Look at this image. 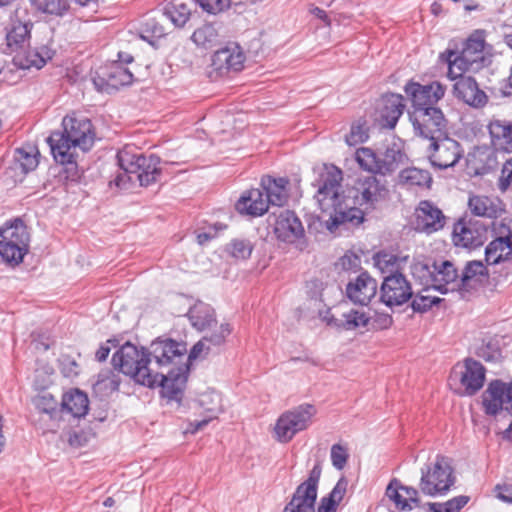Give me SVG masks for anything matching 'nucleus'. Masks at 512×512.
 Returning a JSON list of instances; mask_svg holds the SVG:
<instances>
[{"instance_id": "4c0bfd02", "label": "nucleus", "mask_w": 512, "mask_h": 512, "mask_svg": "<svg viewBox=\"0 0 512 512\" xmlns=\"http://www.w3.org/2000/svg\"><path fill=\"white\" fill-rule=\"evenodd\" d=\"M405 158L404 152L397 144L388 146L384 153L379 156L380 174L385 175L395 171Z\"/></svg>"}, {"instance_id": "6e6d98bb", "label": "nucleus", "mask_w": 512, "mask_h": 512, "mask_svg": "<svg viewBox=\"0 0 512 512\" xmlns=\"http://www.w3.org/2000/svg\"><path fill=\"white\" fill-rule=\"evenodd\" d=\"M374 261H375V265L382 272L389 271L391 274V273H394L395 272L394 269L397 268L398 258H397V256H395L391 253L381 252V253L376 254V256L374 257Z\"/></svg>"}, {"instance_id": "69168bd1", "label": "nucleus", "mask_w": 512, "mask_h": 512, "mask_svg": "<svg viewBox=\"0 0 512 512\" xmlns=\"http://www.w3.org/2000/svg\"><path fill=\"white\" fill-rule=\"evenodd\" d=\"M122 171V173L115 177L112 183H114L118 188L124 189L127 188L128 183L135 181V176L134 173H128L125 170Z\"/></svg>"}, {"instance_id": "13d9d810", "label": "nucleus", "mask_w": 512, "mask_h": 512, "mask_svg": "<svg viewBox=\"0 0 512 512\" xmlns=\"http://www.w3.org/2000/svg\"><path fill=\"white\" fill-rule=\"evenodd\" d=\"M61 373L67 378H73L79 374V365L70 357H63L60 361Z\"/></svg>"}, {"instance_id": "c756f323", "label": "nucleus", "mask_w": 512, "mask_h": 512, "mask_svg": "<svg viewBox=\"0 0 512 512\" xmlns=\"http://www.w3.org/2000/svg\"><path fill=\"white\" fill-rule=\"evenodd\" d=\"M33 23L15 21L6 33V47L3 48L5 54L19 53L24 49L26 43L30 39Z\"/></svg>"}, {"instance_id": "f704fd0d", "label": "nucleus", "mask_w": 512, "mask_h": 512, "mask_svg": "<svg viewBox=\"0 0 512 512\" xmlns=\"http://www.w3.org/2000/svg\"><path fill=\"white\" fill-rule=\"evenodd\" d=\"M89 409V399L86 393L73 389L63 395L61 411L70 413L75 418L84 417Z\"/></svg>"}, {"instance_id": "393cba45", "label": "nucleus", "mask_w": 512, "mask_h": 512, "mask_svg": "<svg viewBox=\"0 0 512 512\" xmlns=\"http://www.w3.org/2000/svg\"><path fill=\"white\" fill-rule=\"evenodd\" d=\"M235 209L242 215L259 217L268 211L264 192L259 188L244 191L235 203Z\"/></svg>"}, {"instance_id": "8fccbe9b", "label": "nucleus", "mask_w": 512, "mask_h": 512, "mask_svg": "<svg viewBox=\"0 0 512 512\" xmlns=\"http://www.w3.org/2000/svg\"><path fill=\"white\" fill-rule=\"evenodd\" d=\"M344 321L341 326L346 330H353L360 327H366L369 324L370 317L365 313L358 310H350L343 314Z\"/></svg>"}, {"instance_id": "2eb2a0df", "label": "nucleus", "mask_w": 512, "mask_h": 512, "mask_svg": "<svg viewBox=\"0 0 512 512\" xmlns=\"http://www.w3.org/2000/svg\"><path fill=\"white\" fill-rule=\"evenodd\" d=\"M273 233L276 239L286 244L305 243V229L294 211L283 210L274 216Z\"/></svg>"}, {"instance_id": "c9c22d12", "label": "nucleus", "mask_w": 512, "mask_h": 512, "mask_svg": "<svg viewBox=\"0 0 512 512\" xmlns=\"http://www.w3.org/2000/svg\"><path fill=\"white\" fill-rule=\"evenodd\" d=\"M348 486V480L342 476L331 492L324 496L318 506V512H336L337 506L343 500Z\"/></svg>"}, {"instance_id": "de8ad7c7", "label": "nucleus", "mask_w": 512, "mask_h": 512, "mask_svg": "<svg viewBox=\"0 0 512 512\" xmlns=\"http://www.w3.org/2000/svg\"><path fill=\"white\" fill-rule=\"evenodd\" d=\"M232 328L229 323H222L215 330L203 336L204 341L208 344L207 350L211 347H218L225 343L226 338L231 334Z\"/></svg>"}, {"instance_id": "ddd939ff", "label": "nucleus", "mask_w": 512, "mask_h": 512, "mask_svg": "<svg viewBox=\"0 0 512 512\" xmlns=\"http://www.w3.org/2000/svg\"><path fill=\"white\" fill-rule=\"evenodd\" d=\"M413 295L411 283L402 273L396 271L383 277L380 287V301L387 307L402 306Z\"/></svg>"}, {"instance_id": "680f3d73", "label": "nucleus", "mask_w": 512, "mask_h": 512, "mask_svg": "<svg viewBox=\"0 0 512 512\" xmlns=\"http://www.w3.org/2000/svg\"><path fill=\"white\" fill-rule=\"evenodd\" d=\"M360 262V258L354 253H346L339 260V264L343 270L356 269L360 265Z\"/></svg>"}, {"instance_id": "aec40b11", "label": "nucleus", "mask_w": 512, "mask_h": 512, "mask_svg": "<svg viewBox=\"0 0 512 512\" xmlns=\"http://www.w3.org/2000/svg\"><path fill=\"white\" fill-rule=\"evenodd\" d=\"M487 238V226L479 221L460 219L452 233L455 246L463 248H476L481 246Z\"/></svg>"}, {"instance_id": "f3484780", "label": "nucleus", "mask_w": 512, "mask_h": 512, "mask_svg": "<svg viewBox=\"0 0 512 512\" xmlns=\"http://www.w3.org/2000/svg\"><path fill=\"white\" fill-rule=\"evenodd\" d=\"M482 404L487 415L495 416L503 409L512 415V382L491 381L482 394Z\"/></svg>"}, {"instance_id": "72a5a7b5", "label": "nucleus", "mask_w": 512, "mask_h": 512, "mask_svg": "<svg viewBox=\"0 0 512 512\" xmlns=\"http://www.w3.org/2000/svg\"><path fill=\"white\" fill-rule=\"evenodd\" d=\"M195 6V0H169L163 8V14L176 27H183L190 19Z\"/></svg>"}, {"instance_id": "0eeeda50", "label": "nucleus", "mask_w": 512, "mask_h": 512, "mask_svg": "<svg viewBox=\"0 0 512 512\" xmlns=\"http://www.w3.org/2000/svg\"><path fill=\"white\" fill-rule=\"evenodd\" d=\"M117 161L120 169L134 173L135 180L143 187L156 183L161 176V160L154 154H137L125 147L117 153Z\"/></svg>"}, {"instance_id": "a878e982", "label": "nucleus", "mask_w": 512, "mask_h": 512, "mask_svg": "<svg viewBox=\"0 0 512 512\" xmlns=\"http://www.w3.org/2000/svg\"><path fill=\"white\" fill-rule=\"evenodd\" d=\"M288 184V179L283 177L265 176L261 179V190L264 192L268 207L270 205L278 207L285 205L288 200Z\"/></svg>"}, {"instance_id": "4be33fe9", "label": "nucleus", "mask_w": 512, "mask_h": 512, "mask_svg": "<svg viewBox=\"0 0 512 512\" xmlns=\"http://www.w3.org/2000/svg\"><path fill=\"white\" fill-rule=\"evenodd\" d=\"M454 373H459L460 384L467 396L475 395L482 389L486 378V369L483 364L472 358H467L462 365H457Z\"/></svg>"}, {"instance_id": "a18cd8bd", "label": "nucleus", "mask_w": 512, "mask_h": 512, "mask_svg": "<svg viewBox=\"0 0 512 512\" xmlns=\"http://www.w3.org/2000/svg\"><path fill=\"white\" fill-rule=\"evenodd\" d=\"M253 245L247 239H233L226 246V252L236 260H246L250 258Z\"/></svg>"}, {"instance_id": "6ab92c4d", "label": "nucleus", "mask_w": 512, "mask_h": 512, "mask_svg": "<svg viewBox=\"0 0 512 512\" xmlns=\"http://www.w3.org/2000/svg\"><path fill=\"white\" fill-rule=\"evenodd\" d=\"M495 239L485 248V261L488 265H496L512 259V229L505 223L494 227Z\"/></svg>"}, {"instance_id": "6e6552de", "label": "nucleus", "mask_w": 512, "mask_h": 512, "mask_svg": "<svg viewBox=\"0 0 512 512\" xmlns=\"http://www.w3.org/2000/svg\"><path fill=\"white\" fill-rule=\"evenodd\" d=\"M455 482L453 468L447 457L437 455L435 462L421 469L420 489L428 496L443 495Z\"/></svg>"}, {"instance_id": "37998d69", "label": "nucleus", "mask_w": 512, "mask_h": 512, "mask_svg": "<svg viewBox=\"0 0 512 512\" xmlns=\"http://www.w3.org/2000/svg\"><path fill=\"white\" fill-rule=\"evenodd\" d=\"M33 403L40 413L47 415L51 420H56L61 412L57 400L50 393L38 395L34 398Z\"/></svg>"}, {"instance_id": "cd10ccee", "label": "nucleus", "mask_w": 512, "mask_h": 512, "mask_svg": "<svg viewBox=\"0 0 512 512\" xmlns=\"http://www.w3.org/2000/svg\"><path fill=\"white\" fill-rule=\"evenodd\" d=\"M488 277V271L481 261H469L460 274V294L462 297L480 286Z\"/></svg>"}, {"instance_id": "4468645a", "label": "nucleus", "mask_w": 512, "mask_h": 512, "mask_svg": "<svg viewBox=\"0 0 512 512\" xmlns=\"http://www.w3.org/2000/svg\"><path fill=\"white\" fill-rule=\"evenodd\" d=\"M426 272L431 278L435 290L442 294L457 291L460 293V274L451 261L434 262L432 266L421 264L416 266Z\"/></svg>"}, {"instance_id": "49530a36", "label": "nucleus", "mask_w": 512, "mask_h": 512, "mask_svg": "<svg viewBox=\"0 0 512 512\" xmlns=\"http://www.w3.org/2000/svg\"><path fill=\"white\" fill-rule=\"evenodd\" d=\"M368 137L367 122L360 118L352 123L350 132L345 136V142L349 146H357L364 143Z\"/></svg>"}, {"instance_id": "c03bdc74", "label": "nucleus", "mask_w": 512, "mask_h": 512, "mask_svg": "<svg viewBox=\"0 0 512 512\" xmlns=\"http://www.w3.org/2000/svg\"><path fill=\"white\" fill-rule=\"evenodd\" d=\"M402 484L398 479H392L386 488L385 495L395 504L396 508L401 511H411L413 506L408 499L402 496Z\"/></svg>"}, {"instance_id": "bf43d9fd", "label": "nucleus", "mask_w": 512, "mask_h": 512, "mask_svg": "<svg viewBox=\"0 0 512 512\" xmlns=\"http://www.w3.org/2000/svg\"><path fill=\"white\" fill-rule=\"evenodd\" d=\"M142 32V38L149 43H152V41L148 39V35L146 34L151 33V36L154 38H160L165 34L164 28L155 21H147L144 24Z\"/></svg>"}, {"instance_id": "9d476101", "label": "nucleus", "mask_w": 512, "mask_h": 512, "mask_svg": "<svg viewBox=\"0 0 512 512\" xmlns=\"http://www.w3.org/2000/svg\"><path fill=\"white\" fill-rule=\"evenodd\" d=\"M415 135L427 142L447 132V120L440 108H420L409 111Z\"/></svg>"}, {"instance_id": "473e14b6", "label": "nucleus", "mask_w": 512, "mask_h": 512, "mask_svg": "<svg viewBox=\"0 0 512 512\" xmlns=\"http://www.w3.org/2000/svg\"><path fill=\"white\" fill-rule=\"evenodd\" d=\"M468 207L473 215L490 219L497 218L504 211L500 199L488 196H471Z\"/></svg>"}, {"instance_id": "5fc2aeb1", "label": "nucleus", "mask_w": 512, "mask_h": 512, "mask_svg": "<svg viewBox=\"0 0 512 512\" xmlns=\"http://www.w3.org/2000/svg\"><path fill=\"white\" fill-rule=\"evenodd\" d=\"M330 458L333 467L337 470H342L349 458L348 449L342 444H333L331 447Z\"/></svg>"}, {"instance_id": "79ce46f5", "label": "nucleus", "mask_w": 512, "mask_h": 512, "mask_svg": "<svg viewBox=\"0 0 512 512\" xmlns=\"http://www.w3.org/2000/svg\"><path fill=\"white\" fill-rule=\"evenodd\" d=\"M355 160L361 169L373 174H380L379 156L370 148L362 147L357 149Z\"/></svg>"}, {"instance_id": "58836bf2", "label": "nucleus", "mask_w": 512, "mask_h": 512, "mask_svg": "<svg viewBox=\"0 0 512 512\" xmlns=\"http://www.w3.org/2000/svg\"><path fill=\"white\" fill-rule=\"evenodd\" d=\"M219 33L216 27L207 23L197 28L191 35L192 42L201 48H211L218 42Z\"/></svg>"}, {"instance_id": "9b49d317", "label": "nucleus", "mask_w": 512, "mask_h": 512, "mask_svg": "<svg viewBox=\"0 0 512 512\" xmlns=\"http://www.w3.org/2000/svg\"><path fill=\"white\" fill-rule=\"evenodd\" d=\"M322 468L316 463L311 469L308 478L296 488L291 500L282 512H315L318 484Z\"/></svg>"}, {"instance_id": "338daca9", "label": "nucleus", "mask_w": 512, "mask_h": 512, "mask_svg": "<svg viewBox=\"0 0 512 512\" xmlns=\"http://www.w3.org/2000/svg\"><path fill=\"white\" fill-rule=\"evenodd\" d=\"M402 491L405 492V499H408L409 503L413 506V508L419 506V491L416 488L402 485Z\"/></svg>"}, {"instance_id": "0e129e2a", "label": "nucleus", "mask_w": 512, "mask_h": 512, "mask_svg": "<svg viewBox=\"0 0 512 512\" xmlns=\"http://www.w3.org/2000/svg\"><path fill=\"white\" fill-rule=\"evenodd\" d=\"M117 340L109 339L105 343H102L95 353V358L99 362L105 361L111 351V347H116Z\"/></svg>"}, {"instance_id": "603ef678", "label": "nucleus", "mask_w": 512, "mask_h": 512, "mask_svg": "<svg viewBox=\"0 0 512 512\" xmlns=\"http://www.w3.org/2000/svg\"><path fill=\"white\" fill-rule=\"evenodd\" d=\"M15 159L25 173L33 171L38 166L37 153L28 152L24 148L16 150Z\"/></svg>"}, {"instance_id": "5701e85b", "label": "nucleus", "mask_w": 512, "mask_h": 512, "mask_svg": "<svg viewBox=\"0 0 512 512\" xmlns=\"http://www.w3.org/2000/svg\"><path fill=\"white\" fill-rule=\"evenodd\" d=\"M454 80L453 94L456 98L472 107H482L486 104L487 96L473 77L461 74Z\"/></svg>"}, {"instance_id": "f8f14e48", "label": "nucleus", "mask_w": 512, "mask_h": 512, "mask_svg": "<svg viewBox=\"0 0 512 512\" xmlns=\"http://www.w3.org/2000/svg\"><path fill=\"white\" fill-rule=\"evenodd\" d=\"M426 152L432 166L443 170L455 166L463 151L460 144L448 136L447 131L441 137L429 141Z\"/></svg>"}, {"instance_id": "7ed1b4c3", "label": "nucleus", "mask_w": 512, "mask_h": 512, "mask_svg": "<svg viewBox=\"0 0 512 512\" xmlns=\"http://www.w3.org/2000/svg\"><path fill=\"white\" fill-rule=\"evenodd\" d=\"M62 127L63 131L52 132L47 142L56 162L76 168L71 150L79 147L83 151H88L93 146L95 137L93 125L87 117L72 113L63 118Z\"/></svg>"}, {"instance_id": "1a4fd4ad", "label": "nucleus", "mask_w": 512, "mask_h": 512, "mask_svg": "<svg viewBox=\"0 0 512 512\" xmlns=\"http://www.w3.org/2000/svg\"><path fill=\"white\" fill-rule=\"evenodd\" d=\"M316 409L311 404H301L291 410L282 413L274 426V438L279 443L290 442L296 434L306 430L311 424Z\"/></svg>"}, {"instance_id": "052dcab7", "label": "nucleus", "mask_w": 512, "mask_h": 512, "mask_svg": "<svg viewBox=\"0 0 512 512\" xmlns=\"http://www.w3.org/2000/svg\"><path fill=\"white\" fill-rule=\"evenodd\" d=\"M512 183V158L505 161L500 178V189L506 190L509 185Z\"/></svg>"}, {"instance_id": "bb28decb", "label": "nucleus", "mask_w": 512, "mask_h": 512, "mask_svg": "<svg viewBox=\"0 0 512 512\" xmlns=\"http://www.w3.org/2000/svg\"><path fill=\"white\" fill-rule=\"evenodd\" d=\"M54 51L47 45H41L26 52H19L13 57V64L19 69H41L53 58Z\"/></svg>"}, {"instance_id": "2f4dec72", "label": "nucleus", "mask_w": 512, "mask_h": 512, "mask_svg": "<svg viewBox=\"0 0 512 512\" xmlns=\"http://www.w3.org/2000/svg\"><path fill=\"white\" fill-rule=\"evenodd\" d=\"M187 317L192 325L198 331L210 330L217 325L214 309L202 301H197L187 312Z\"/></svg>"}, {"instance_id": "e2e57ef3", "label": "nucleus", "mask_w": 512, "mask_h": 512, "mask_svg": "<svg viewBox=\"0 0 512 512\" xmlns=\"http://www.w3.org/2000/svg\"><path fill=\"white\" fill-rule=\"evenodd\" d=\"M95 88L100 92L111 93L114 91L110 87L109 78L105 75V69L102 70L101 74L97 73V76L92 79Z\"/></svg>"}, {"instance_id": "e433bc0d", "label": "nucleus", "mask_w": 512, "mask_h": 512, "mask_svg": "<svg viewBox=\"0 0 512 512\" xmlns=\"http://www.w3.org/2000/svg\"><path fill=\"white\" fill-rule=\"evenodd\" d=\"M399 181L407 188L429 187L432 177L427 170L411 167L400 172Z\"/></svg>"}, {"instance_id": "423d86ee", "label": "nucleus", "mask_w": 512, "mask_h": 512, "mask_svg": "<svg viewBox=\"0 0 512 512\" xmlns=\"http://www.w3.org/2000/svg\"><path fill=\"white\" fill-rule=\"evenodd\" d=\"M30 234L20 219L0 227V261L15 267L23 262L29 251Z\"/></svg>"}, {"instance_id": "ea45409f", "label": "nucleus", "mask_w": 512, "mask_h": 512, "mask_svg": "<svg viewBox=\"0 0 512 512\" xmlns=\"http://www.w3.org/2000/svg\"><path fill=\"white\" fill-rule=\"evenodd\" d=\"M31 5L39 12L62 17L70 7L69 0H30Z\"/></svg>"}, {"instance_id": "f257e3e1", "label": "nucleus", "mask_w": 512, "mask_h": 512, "mask_svg": "<svg viewBox=\"0 0 512 512\" xmlns=\"http://www.w3.org/2000/svg\"><path fill=\"white\" fill-rule=\"evenodd\" d=\"M343 173L333 164L324 165L313 185L320 209L328 214L326 228L334 232L338 227H357L364 222L365 214L373 211L385 200L388 189L374 175L358 178L351 188L340 193Z\"/></svg>"}, {"instance_id": "4d7b16f0", "label": "nucleus", "mask_w": 512, "mask_h": 512, "mask_svg": "<svg viewBox=\"0 0 512 512\" xmlns=\"http://www.w3.org/2000/svg\"><path fill=\"white\" fill-rule=\"evenodd\" d=\"M204 11L217 14L230 7V0H195Z\"/></svg>"}, {"instance_id": "7c9ffc66", "label": "nucleus", "mask_w": 512, "mask_h": 512, "mask_svg": "<svg viewBox=\"0 0 512 512\" xmlns=\"http://www.w3.org/2000/svg\"><path fill=\"white\" fill-rule=\"evenodd\" d=\"M405 109L404 98L400 94H390L383 98L380 110V123L383 127L393 129Z\"/></svg>"}, {"instance_id": "f03ea898", "label": "nucleus", "mask_w": 512, "mask_h": 512, "mask_svg": "<svg viewBox=\"0 0 512 512\" xmlns=\"http://www.w3.org/2000/svg\"><path fill=\"white\" fill-rule=\"evenodd\" d=\"M154 374H158L156 387L163 397L180 400L189 374L186 363L187 346L170 338H158L148 347Z\"/></svg>"}, {"instance_id": "b1692460", "label": "nucleus", "mask_w": 512, "mask_h": 512, "mask_svg": "<svg viewBox=\"0 0 512 512\" xmlns=\"http://www.w3.org/2000/svg\"><path fill=\"white\" fill-rule=\"evenodd\" d=\"M377 282L367 272H362L354 281L346 286V295L350 301L358 305H367L376 295Z\"/></svg>"}, {"instance_id": "3c124183", "label": "nucleus", "mask_w": 512, "mask_h": 512, "mask_svg": "<svg viewBox=\"0 0 512 512\" xmlns=\"http://www.w3.org/2000/svg\"><path fill=\"white\" fill-rule=\"evenodd\" d=\"M411 299V308L413 312L421 314L429 311L434 305H438L442 301L439 297L424 295L422 293L416 294Z\"/></svg>"}, {"instance_id": "39448f33", "label": "nucleus", "mask_w": 512, "mask_h": 512, "mask_svg": "<svg viewBox=\"0 0 512 512\" xmlns=\"http://www.w3.org/2000/svg\"><path fill=\"white\" fill-rule=\"evenodd\" d=\"M484 40L469 37L460 51L447 48L439 56L448 65V77L456 79L466 71L478 69L484 61Z\"/></svg>"}, {"instance_id": "c85d7f7f", "label": "nucleus", "mask_w": 512, "mask_h": 512, "mask_svg": "<svg viewBox=\"0 0 512 512\" xmlns=\"http://www.w3.org/2000/svg\"><path fill=\"white\" fill-rule=\"evenodd\" d=\"M491 144L496 151L512 152V122L493 119L488 125Z\"/></svg>"}, {"instance_id": "774afa93", "label": "nucleus", "mask_w": 512, "mask_h": 512, "mask_svg": "<svg viewBox=\"0 0 512 512\" xmlns=\"http://www.w3.org/2000/svg\"><path fill=\"white\" fill-rule=\"evenodd\" d=\"M497 497L504 502L512 503V485H497Z\"/></svg>"}, {"instance_id": "a211bd4d", "label": "nucleus", "mask_w": 512, "mask_h": 512, "mask_svg": "<svg viewBox=\"0 0 512 512\" xmlns=\"http://www.w3.org/2000/svg\"><path fill=\"white\" fill-rule=\"evenodd\" d=\"M246 56L241 46L236 42H229L212 55V67L219 76L230 72H239L244 68Z\"/></svg>"}, {"instance_id": "dca6fc26", "label": "nucleus", "mask_w": 512, "mask_h": 512, "mask_svg": "<svg viewBox=\"0 0 512 512\" xmlns=\"http://www.w3.org/2000/svg\"><path fill=\"white\" fill-rule=\"evenodd\" d=\"M404 91L412 103V110H417L437 108L435 105L444 97L446 88L438 81L425 85L409 81L406 83Z\"/></svg>"}, {"instance_id": "20e7f679", "label": "nucleus", "mask_w": 512, "mask_h": 512, "mask_svg": "<svg viewBox=\"0 0 512 512\" xmlns=\"http://www.w3.org/2000/svg\"><path fill=\"white\" fill-rule=\"evenodd\" d=\"M112 363L115 369L130 376L136 383L156 388L159 375L154 374L148 348H138L136 345L126 342L113 354Z\"/></svg>"}, {"instance_id": "412c9836", "label": "nucleus", "mask_w": 512, "mask_h": 512, "mask_svg": "<svg viewBox=\"0 0 512 512\" xmlns=\"http://www.w3.org/2000/svg\"><path fill=\"white\" fill-rule=\"evenodd\" d=\"M446 217L442 210L429 200H422L415 209L414 228L427 235L444 228Z\"/></svg>"}, {"instance_id": "864d4df0", "label": "nucleus", "mask_w": 512, "mask_h": 512, "mask_svg": "<svg viewBox=\"0 0 512 512\" xmlns=\"http://www.w3.org/2000/svg\"><path fill=\"white\" fill-rule=\"evenodd\" d=\"M120 379L113 372L108 371L105 373H99L98 379L95 383V388L99 390H108L110 392L119 389Z\"/></svg>"}, {"instance_id": "09e8293b", "label": "nucleus", "mask_w": 512, "mask_h": 512, "mask_svg": "<svg viewBox=\"0 0 512 512\" xmlns=\"http://www.w3.org/2000/svg\"><path fill=\"white\" fill-rule=\"evenodd\" d=\"M469 497L465 495L456 496L445 503H429L432 512H460L468 503Z\"/></svg>"}, {"instance_id": "a19ab883", "label": "nucleus", "mask_w": 512, "mask_h": 512, "mask_svg": "<svg viewBox=\"0 0 512 512\" xmlns=\"http://www.w3.org/2000/svg\"><path fill=\"white\" fill-rule=\"evenodd\" d=\"M105 75L109 78V85L115 91L120 86L129 85L133 81V74L121 64H113L105 69Z\"/></svg>"}]
</instances>
